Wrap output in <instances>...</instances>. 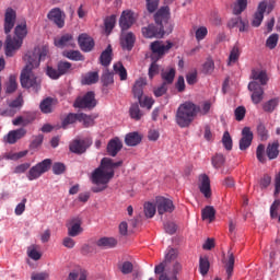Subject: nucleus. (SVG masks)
Returning a JSON list of instances; mask_svg holds the SVG:
<instances>
[{
    "mask_svg": "<svg viewBox=\"0 0 280 280\" xmlns=\"http://www.w3.org/2000/svg\"><path fill=\"white\" fill-rule=\"evenodd\" d=\"M14 25H16L14 27ZM3 30L7 35L4 42V54L7 58H12L20 47H23V40L27 36V22L23 20L16 24V10L9 7L4 11Z\"/></svg>",
    "mask_w": 280,
    "mask_h": 280,
    "instance_id": "obj_1",
    "label": "nucleus"
},
{
    "mask_svg": "<svg viewBox=\"0 0 280 280\" xmlns=\"http://www.w3.org/2000/svg\"><path fill=\"white\" fill-rule=\"evenodd\" d=\"M49 58V46H37L33 51L27 52L24 56L26 62L25 68L21 73V84L23 89H33L35 93L40 91V79L34 74V69L40 67L43 60Z\"/></svg>",
    "mask_w": 280,
    "mask_h": 280,
    "instance_id": "obj_2",
    "label": "nucleus"
},
{
    "mask_svg": "<svg viewBox=\"0 0 280 280\" xmlns=\"http://www.w3.org/2000/svg\"><path fill=\"white\" fill-rule=\"evenodd\" d=\"M122 165L124 161L121 160L115 162L110 158H103L100 166L92 173V183L96 186H93L91 191H93V194H100L108 189V183L115 178V170Z\"/></svg>",
    "mask_w": 280,
    "mask_h": 280,
    "instance_id": "obj_3",
    "label": "nucleus"
},
{
    "mask_svg": "<svg viewBox=\"0 0 280 280\" xmlns=\"http://www.w3.org/2000/svg\"><path fill=\"white\" fill-rule=\"evenodd\" d=\"M209 110H211L210 102H205L200 108L194 102L186 101L178 106L175 114V122L179 128H189L190 124H194V119L198 117V113L200 115H209Z\"/></svg>",
    "mask_w": 280,
    "mask_h": 280,
    "instance_id": "obj_4",
    "label": "nucleus"
},
{
    "mask_svg": "<svg viewBox=\"0 0 280 280\" xmlns=\"http://www.w3.org/2000/svg\"><path fill=\"white\" fill-rule=\"evenodd\" d=\"M154 24L142 27L144 38H163L165 34H172V24H170V7L160 8L154 14Z\"/></svg>",
    "mask_w": 280,
    "mask_h": 280,
    "instance_id": "obj_5",
    "label": "nucleus"
},
{
    "mask_svg": "<svg viewBox=\"0 0 280 280\" xmlns=\"http://www.w3.org/2000/svg\"><path fill=\"white\" fill-rule=\"evenodd\" d=\"M174 47V43L172 42H161L155 40L151 43L150 49L152 51L151 60L159 61L163 56L170 51Z\"/></svg>",
    "mask_w": 280,
    "mask_h": 280,
    "instance_id": "obj_6",
    "label": "nucleus"
},
{
    "mask_svg": "<svg viewBox=\"0 0 280 280\" xmlns=\"http://www.w3.org/2000/svg\"><path fill=\"white\" fill-rule=\"evenodd\" d=\"M48 170H51V159H45L35 166H32L26 176L28 180H36L40 178L42 174L47 173Z\"/></svg>",
    "mask_w": 280,
    "mask_h": 280,
    "instance_id": "obj_7",
    "label": "nucleus"
},
{
    "mask_svg": "<svg viewBox=\"0 0 280 280\" xmlns=\"http://www.w3.org/2000/svg\"><path fill=\"white\" fill-rule=\"evenodd\" d=\"M74 108H89V110L97 106V101L95 100V92H88L84 96H79L73 103Z\"/></svg>",
    "mask_w": 280,
    "mask_h": 280,
    "instance_id": "obj_8",
    "label": "nucleus"
},
{
    "mask_svg": "<svg viewBox=\"0 0 280 280\" xmlns=\"http://www.w3.org/2000/svg\"><path fill=\"white\" fill-rule=\"evenodd\" d=\"M268 10V14H270L272 10V5H268V1L264 0L259 2L257 7V11L254 14V19L252 21L253 27H259L264 21V14H266V11Z\"/></svg>",
    "mask_w": 280,
    "mask_h": 280,
    "instance_id": "obj_9",
    "label": "nucleus"
},
{
    "mask_svg": "<svg viewBox=\"0 0 280 280\" xmlns=\"http://www.w3.org/2000/svg\"><path fill=\"white\" fill-rule=\"evenodd\" d=\"M155 207L158 209L159 215H163L165 213H173L174 209H176V207L174 206V201L165 197H156Z\"/></svg>",
    "mask_w": 280,
    "mask_h": 280,
    "instance_id": "obj_10",
    "label": "nucleus"
},
{
    "mask_svg": "<svg viewBox=\"0 0 280 280\" xmlns=\"http://www.w3.org/2000/svg\"><path fill=\"white\" fill-rule=\"evenodd\" d=\"M47 19L52 21L59 30H62V27H65V19H67V14H65L60 8H54L48 12Z\"/></svg>",
    "mask_w": 280,
    "mask_h": 280,
    "instance_id": "obj_11",
    "label": "nucleus"
},
{
    "mask_svg": "<svg viewBox=\"0 0 280 280\" xmlns=\"http://www.w3.org/2000/svg\"><path fill=\"white\" fill-rule=\"evenodd\" d=\"M248 91L252 92L253 104H261L264 101V88H261V84H258L256 81H250L248 83Z\"/></svg>",
    "mask_w": 280,
    "mask_h": 280,
    "instance_id": "obj_12",
    "label": "nucleus"
},
{
    "mask_svg": "<svg viewBox=\"0 0 280 280\" xmlns=\"http://www.w3.org/2000/svg\"><path fill=\"white\" fill-rule=\"evenodd\" d=\"M78 44L82 51L89 54V51H93L95 47V40L86 33H82L78 37Z\"/></svg>",
    "mask_w": 280,
    "mask_h": 280,
    "instance_id": "obj_13",
    "label": "nucleus"
},
{
    "mask_svg": "<svg viewBox=\"0 0 280 280\" xmlns=\"http://www.w3.org/2000/svg\"><path fill=\"white\" fill-rule=\"evenodd\" d=\"M253 131L250 130V127H244L242 130V138L240 140V150H248L253 143Z\"/></svg>",
    "mask_w": 280,
    "mask_h": 280,
    "instance_id": "obj_14",
    "label": "nucleus"
},
{
    "mask_svg": "<svg viewBox=\"0 0 280 280\" xmlns=\"http://www.w3.org/2000/svg\"><path fill=\"white\" fill-rule=\"evenodd\" d=\"M121 148H124V143L118 137L109 140L106 148L108 156H117L121 152Z\"/></svg>",
    "mask_w": 280,
    "mask_h": 280,
    "instance_id": "obj_15",
    "label": "nucleus"
},
{
    "mask_svg": "<svg viewBox=\"0 0 280 280\" xmlns=\"http://www.w3.org/2000/svg\"><path fill=\"white\" fill-rule=\"evenodd\" d=\"M135 24V15L131 11H124L119 19V25L122 32H126V30H130L132 25Z\"/></svg>",
    "mask_w": 280,
    "mask_h": 280,
    "instance_id": "obj_16",
    "label": "nucleus"
},
{
    "mask_svg": "<svg viewBox=\"0 0 280 280\" xmlns=\"http://www.w3.org/2000/svg\"><path fill=\"white\" fill-rule=\"evenodd\" d=\"M27 135V130L25 128H20L15 130L9 131V133L4 137L5 143H10L13 145V143H16L19 139H23Z\"/></svg>",
    "mask_w": 280,
    "mask_h": 280,
    "instance_id": "obj_17",
    "label": "nucleus"
},
{
    "mask_svg": "<svg viewBox=\"0 0 280 280\" xmlns=\"http://www.w3.org/2000/svg\"><path fill=\"white\" fill-rule=\"evenodd\" d=\"M179 270H183V266L179 265V262H174L172 265V270H165V272L160 275L159 280H178L176 276Z\"/></svg>",
    "mask_w": 280,
    "mask_h": 280,
    "instance_id": "obj_18",
    "label": "nucleus"
},
{
    "mask_svg": "<svg viewBox=\"0 0 280 280\" xmlns=\"http://www.w3.org/2000/svg\"><path fill=\"white\" fill-rule=\"evenodd\" d=\"M82 221L79 218H74L70 221L68 225V235L69 237H78L82 233Z\"/></svg>",
    "mask_w": 280,
    "mask_h": 280,
    "instance_id": "obj_19",
    "label": "nucleus"
},
{
    "mask_svg": "<svg viewBox=\"0 0 280 280\" xmlns=\"http://www.w3.org/2000/svg\"><path fill=\"white\" fill-rule=\"evenodd\" d=\"M56 47H75V39H73V35L67 33L61 37L55 39Z\"/></svg>",
    "mask_w": 280,
    "mask_h": 280,
    "instance_id": "obj_20",
    "label": "nucleus"
},
{
    "mask_svg": "<svg viewBox=\"0 0 280 280\" xmlns=\"http://www.w3.org/2000/svg\"><path fill=\"white\" fill-rule=\"evenodd\" d=\"M89 147L86 145V141L84 140H72L70 142V145H69V150L70 152H72L73 154H84V152H86V149Z\"/></svg>",
    "mask_w": 280,
    "mask_h": 280,
    "instance_id": "obj_21",
    "label": "nucleus"
},
{
    "mask_svg": "<svg viewBox=\"0 0 280 280\" xmlns=\"http://www.w3.org/2000/svg\"><path fill=\"white\" fill-rule=\"evenodd\" d=\"M252 80L259 82L261 86H266L269 80L268 73L265 70L254 69L252 70Z\"/></svg>",
    "mask_w": 280,
    "mask_h": 280,
    "instance_id": "obj_22",
    "label": "nucleus"
},
{
    "mask_svg": "<svg viewBox=\"0 0 280 280\" xmlns=\"http://www.w3.org/2000/svg\"><path fill=\"white\" fill-rule=\"evenodd\" d=\"M145 84L148 83L143 78L138 79L133 84L132 93H133V97H136L138 102H141L143 97V86H145Z\"/></svg>",
    "mask_w": 280,
    "mask_h": 280,
    "instance_id": "obj_23",
    "label": "nucleus"
},
{
    "mask_svg": "<svg viewBox=\"0 0 280 280\" xmlns=\"http://www.w3.org/2000/svg\"><path fill=\"white\" fill-rule=\"evenodd\" d=\"M142 139L143 137H141L139 132L133 131L126 135L125 143L129 148H135L136 145H139V143H141Z\"/></svg>",
    "mask_w": 280,
    "mask_h": 280,
    "instance_id": "obj_24",
    "label": "nucleus"
},
{
    "mask_svg": "<svg viewBox=\"0 0 280 280\" xmlns=\"http://www.w3.org/2000/svg\"><path fill=\"white\" fill-rule=\"evenodd\" d=\"M102 67H110L113 62V46L108 45L98 58Z\"/></svg>",
    "mask_w": 280,
    "mask_h": 280,
    "instance_id": "obj_25",
    "label": "nucleus"
},
{
    "mask_svg": "<svg viewBox=\"0 0 280 280\" xmlns=\"http://www.w3.org/2000/svg\"><path fill=\"white\" fill-rule=\"evenodd\" d=\"M201 184L199 186L200 191L203 194L205 198H209L211 196V179L203 174L200 176Z\"/></svg>",
    "mask_w": 280,
    "mask_h": 280,
    "instance_id": "obj_26",
    "label": "nucleus"
},
{
    "mask_svg": "<svg viewBox=\"0 0 280 280\" xmlns=\"http://www.w3.org/2000/svg\"><path fill=\"white\" fill-rule=\"evenodd\" d=\"M135 40H137L135 34H132V32H129L121 37L120 45L122 49H126L127 51H132V47H135Z\"/></svg>",
    "mask_w": 280,
    "mask_h": 280,
    "instance_id": "obj_27",
    "label": "nucleus"
},
{
    "mask_svg": "<svg viewBox=\"0 0 280 280\" xmlns=\"http://www.w3.org/2000/svg\"><path fill=\"white\" fill-rule=\"evenodd\" d=\"M269 161H275L279 156V141L269 142L266 149Z\"/></svg>",
    "mask_w": 280,
    "mask_h": 280,
    "instance_id": "obj_28",
    "label": "nucleus"
},
{
    "mask_svg": "<svg viewBox=\"0 0 280 280\" xmlns=\"http://www.w3.org/2000/svg\"><path fill=\"white\" fill-rule=\"evenodd\" d=\"M39 108H40L42 113H44L45 115H49V113H52L54 112V98L52 97L44 98L39 104Z\"/></svg>",
    "mask_w": 280,
    "mask_h": 280,
    "instance_id": "obj_29",
    "label": "nucleus"
},
{
    "mask_svg": "<svg viewBox=\"0 0 280 280\" xmlns=\"http://www.w3.org/2000/svg\"><path fill=\"white\" fill-rule=\"evenodd\" d=\"M229 259L225 262V272H226V280H230L231 277H233V270L235 268V256L233 255V253L229 252Z\"/></svg>",
    "mask_w": 280,
    "mask_h": 280,
    "instance_id": "obj_30",
    "label": "nucleus"
},
{
    "mask_svg": "<svg viewBox=\"0 0 280 280\" xmlns=\"http://www.w3.org/2000/svg\"><path fill=\"white\" fill-rule=\"evenodd\" d=\"M101 82L103 86H110L115 84V74L110 70L105 69L101 75Z\"/></svg>",
    "mask_w": 280,
    "mask_h": 280,
    "instance_id": "obj_31",
    "label": "nucleus"
},
{
    "mask_svg": "<svg viewBox=\"0 0 280 280\" xmlns=\"http://www.w3.org/2000/svg\"><path fill=\"white\" fill-rule=\"evenodd\" d=\"M113 68L114 73H116V75H119L122 82L128 80V71L126 70V67H124V63H121V61L114 63Z\"/></svg>",
    "mask_w": 280,
    "mask_h": 280,
    "instance_id": "obj_32",
    "label": "nucleus"
},
{
    "mask_svg": "<svg viewBox=\"0 0 280 280\" xmlns=\"http://www.w3.org/2000/svg\"><path fill=\"white\" fill-rule=\"evenodd\" d=\"M235 1L236 3H234L232 14H234V16H240V14H242V12H244L246 8H248V0H235Z\"/></svg>",
    "mask_w": 280,
    "mask_h": 280,
    "instance_id": "obj_33",
    "label": "nucleus"
},
{
    "mask_svg": "<svg viewBox=\"0 0 280 280\" xmlns=\"http://www.w3.org/2000/svg\"><path fill=\"white\" fill-rule=\"evenodd\" d=\"M96 245L101 248H115L117 246V240L114 237H102L96 242Z\"/></svg>",
    "mask_w": 280,
    "mask_h": 280,
    "instance_id": "obj_34",
    "label": "nucleus"
},
{
    "mask_svg": "<svg viewBox=\"0 0 280 280\" xmlns=\"http://www.w3.org/2000/svg\"><path fill=\"white\" fill-rule=\"evenodd\" d=\"M209 268H211V264L209 262V257L200 256L199 258V272L202 277L209 273Z\"/></svg>",
    "mask_w": 280,
    "mask_h": 280,
    "instance_id": "obj_35",
    "label": "nucleus"
},
{
    "mask_svg": "<svg viewBox=\"0 0 280 280\" xmlns=\"http://www.w3.org/2000/svg\"><path fill=\"white\" fill-rule=\"evenodd\" d=\"M79 122L83 125V128H91L95 126V118H93L91 115L80 113Z\"/></svg>",
    "mask_w": 280,
    "mask_h": 280,
    "instance_id": "obj_36",
    "label": "nucleus"
},
{
    "mask_svg": "<svg viewBox=\"0 0 280 280\" xmlns=\"http://www.w3.org/2000/svg\"><path fill=\"white\" fill-rule=\"evenodd\" d=\"M201 218L202 220H209V222H213V220H215V208L212 206H207L201 211Z\"/></svg>",
    "mask_w": 280,
    "mask_h": 280,
    "instance_id": "obj_37",
    "label": "nucleus"
},
{
    "mask_svg": "<svg viewBox=\"0 0 280 280\" xmlns=\"http://www.w3.org/2000/svg\"><path fill=\"white\" fill-rule=\"evenodd\" d=\"M100 82V73L98 72H89L82 79V84H96Z\"/></svg>",
    "mask_w": 280,
    "mask_h": 280,
    "instance_id": "obj_38",
    "label": "nucleus"
},
{
    "mask_svg": "<svg viewBox=\"0 0 280 280\" xmlns=\"http://www.w3.org/2000/svg\"><path fill=\"white\" fill-rule=\"evenodd\" d=\"M117 23V16L110 15L105 18L104 25H105V33L107 36L115 30V24Z\"/></svg>",
    "mask_w": 280,
    "mask_h": 280,
    "instance_id": "obj_39",
    "label": "nucleus"
},
{
    "mask_svg": "<svg viewBox=\"0 0 280 280\" xmlns=\"http://www.w3.org/2000/svg\"><path fill=\"white\" fill-rule=\"evenodd\" d=\"M163 84H172L174 82V78H176V70L171 68L168 71H164L161 73Z\"/></svg>",
    "mask_w": 280,
    "mask_h": 280,
    "instance_id": "obj_40",
    "label": "nucleus"
},
{
    "mask_svg": "<svg viewBox=\"0 0 280 280\" xmlns=\"http://www.w3.org/2000/svg\"><path fill=\"white\" fill-rule=\"evenodd\" d=\"M69 60H74L75 62L84 61V55L79 50H69L63 54Z\"/></svg>",
    "mask_w": 280,
    "mask_h": 280,
    "instance_id": "obj_41",
    "label": "nucleus"
},
{
    "mask_svg": "<svg viewBox=\"0 0 280 280\" xmlns=\"http://www.w3.org/2000/svg\"><path fill=\"white\" fill-rule=\"evenodd\" d=\"M75 121H80V113H70L62 120V128H67L69 125L75 124Z\"/></svg>",
    "mask_w": 280,
    "mask_h": 280,
    "instance_id": "obj_42",
    "label": "nucleus"
},
{
    "mask_svg": "<svg viewBox=\"0 0 280 280\" xmlns=\"http://www.w3.org/2000/svg\"><path fill=\"white\" fill-rule=\"evenodd\" d=\"M279 106V98H271L262 105L265 113H275V108Z\"/></svg>",
    "mask_w": 280,
    "mask_h": 280,
    "instance_id": "obj_43",
    "label": "nucleus"
},
{
    "mask_svg": "<svg viewBox=\"0 0 280 280\" xmlns=\"http://www.w3.org/2000/svg\"><path fill=\"white\" fill-rule=\"evenodd\" d=\"M71 67L72 65L69 61H59L57 65V69L61 77L66 75V73H69L71 71Z\"/></svg>",
    "mask_w": 280,
    "mask_h": 280,
    "instance_id": "obj_44",
    "label": "nucleus"
},
{
    "mask_svg": "<svg viewBox=\"0 0 280 280\" xmlns=\"http://www.w3.org/2000/svg\"><path fill=\"white\" fill-rule=\"evenodd\" d=\"M129 115L131 119H136V121H139L141 117L143 116L141 114V109L139 108V104H132L130 109H129Z\"/></svg>",
    "mask_w": 280,
    "mask_h": 280,
    "instance_id": "obj_45",
    "label": "nucleus"
},
{
    "mask_svg": "<svg viewBox=\"0 0 280 280\" xmlns=\"http://www.w3.org/2000/svg\"><path fill=\"white\" fill-rule=\"evenodd\" d=\"M225 162H226V159L222 153L215 154L212 158V165L215 170H220V167H222V165H224Z\"/></svg>",
    "mask_w": 280,
    "mask_h": 280,
    "instance_id": "obj_46",
    "label": "nucleus"
},
{
    "mask_svg": "<svg viewBox=\"0 0 280 280\" xmlns=\"http://www.w3.org/2000/svg\"><path fill=\"white\" fill-rule=\"evenodd\" d=\"M144 215L145 218H152L156 215V203L153 205L152 202L144 203Z\"/></svg>",
    "mask_w": 280,
    "mask_h": 280,
    "instance_id": "obj_47",
    "label": "nucleus"
},
{
    "mask_svg": "<svg viewBox=\"0 0 280 280\" xmlns=\"http://www.w3.org/2000/svg\"><path fill=\"white\" fill-rule=\"evenodd\" d=\"M159 3H161V0H145L147 11L149 14H154V12L159 10Z\"/></svg>",
    "mask_w": 280,
    "mask_h": 280,
    "instance_id": "obj_48",
    "label": "nucleus"
},
{
    "mask_svg": "<svg viewBox=\"0 0 280 280\" xmlns=\"http://www.w3.org/2000/svg\"><path fill=\"white\" fill-rule=\"evenodd\" d=\"M257 135L260 137V141H268V129H266V125H264V122H260L257 126Z\"/></svg>",
    "mask_w": 280,
    "mask_h": 280,
    "instance_id": "obj_49",
    "label": "nucleus"
},
{
    "mask_svg": "<svg viewBox=\"0 0 280 280\" xmlns=\"http://www.w3.org/2000/svg\"><path fill=\"white\" fill-rule=\"evenodd\" d=\"M256 159L259 161V163L266 162V145L258 144L256 149Z\"/></svg>",
    "mask_w": 280,
    "mask_h": 280,
    "instance_id": "obj_50",
    "label": "nucleus"
},
{
    "mask_svg": "<svg viewBox=\"0 0 280 280\" xmlns=\"http://www.w3.org/2000/svg\"><path fill=\"white\" fill-rule=\"evenodd\" d=\"M18 88H19V84L16 83V77L11 75L9 78V82L7 83L5 93H14V91H16Z\"/></svg>",
    "mask_w": 280,
    "mask_h": 280,
    "instance_id": "obj_51",
    "label": "nucleus"
},
{
    "mask_svg": "<svg viewBox=\"0 0 280 280\" xmlns=\"http://www.w3.org/2000/svg\"><path fill=\"white\" fill-rule=\"evenodd\" d=\"M222 143L225 150H229V151L233 150V139L231 138V133H229V131H225L223 133Z\"/></svg>",
    "mask_w": 280,
    "mask_h": 280,
    "instance_id": "obj_52",
    "label": "nucleus"
},
{
    "mask_svg": "<svg viewBox=\"0 0 280 280\" xmlns=\"http://www.w3.org/2000/svg\"><path fill=\"white\" fill-rule=\"evenodd\" d=\"M277 43H279V34H272L267 38L266 47H268V49H275Z\"/></svg>",
    "mask_w": 280,
    "mask_h": 280,
    "instance_id": "obj_53",
    "label": "nucleus"
},
{
    "mask_svg": "<svg viewBox=\"0 0 280 280\" xmlns=\"http://www.w3.org/2000/svg\"><path fill=\"white\" fill-rule=\"evenodd\" d=\"M240 60V47L234 46L229 56L228 65L231 66V62H237Z\"/></svg>",
    "mask_w": 280,
    "mask_h": 280,
    "instance_id": "obj_54",
    "label": "nucleus"
},
{
    "mask_svg": "<svg viewBox=\"0 0 280 280\" xmlns=\"http://www.w3.org/2000/svg\"><path fill=\"white\" fill-rule=\"evenodd\" d=\"M44 139H45V137L43 135L35 136L30 144V149L36 150V149L40 148V145H43Z\"/></svg>",
    "mask_w": 280,
    "mask_h": 280,
    "instance_id": "obj_55",
    "label": "nucleus"
},
{
    "mask_svg": "<svg viewBox=\"0 0 280 280\" xmlns=\"http://www.w3.org/2000/svg\"><path fill=\"white\" fill-rule=\"evenodd\" d=\"M46 74L48 75V78H50L51 80H58L59 78H61L60 71L50 66L47 67L46 69Z\"/></svg>",
    "mask_w": 280,
    "mask_h": 280,
    "instance_id": "obj_56",
    "label": "nucleus"
},
{
    "mask_svg": "<svg viewBox=\"0 0 280 280\" xmlns=\"http://www.w3.org/2000/svg\"><path fill=\"white\" fill-rule=\"evenodd\" d=\"M67 171V166L63 163L56 162L52 165V173L56 174V176H60V174H65Z\"/></svg>",
    "mask_w": 280,
    "mask_h": 280,
    "instance_id": "obj_57",
    "label": "nucleus"
},
{
    "mask_svg": "<svg viewBox=\"0 0 280 280\" xmlns=\"http://www.w3.org/2000/svg\"><path fill=\"white\" fill-rule=\"evenodd\" d=\"M207 34H209V31L207 30L206 26H200L196 33H195V36H196V39L198 42L200 40H205V38H207Z\"/></svg>",
    "mask_w": 280,
    "mask_h": 280,
    "instance_id": "obj_58",
    "label": "nucleus"
},
{
    "mask_svg": "<svg viewBox=\"0 0 280 280\" xmlns=\"http://www.w3.org/2000/svg\"><path fill=\"white\" fill-rule=\"evenodd\" d=\"M234 115H235L236 121H242L244 119V117H246V107L238 106L235 109Z\"/></svg>",
    "mask_w": 280,
    "mask_h": 280,
    "instance_id": "obj_59",
    "label": "nucleus"
},
{
    "mask_svg": "<svg viewBox=\"0 0 280 280\" xmlns=\"http://www.w3.org/2000/svg\"><path fill=\"white\" fill-rule=\"evenodd\" d=\"M158 61L152 60V63L149 68V78L150 80L154 79V75H159V66L156 65Z\"/></svg>",
    "mask_w": 280,
    "mask_h": 280,
    "instance_id": "obj_60",
    "label": "nucleus"
},
{
    "mask_svg": "<svg viewBox=\"0 0 280 280\" xmlns=\"http://www.w3.org/2000/svg\"><path fill=\"white\" fill-rule=\"evenodd\" d=\"M132 270H135V266L132 265V262L130 261L122 262V266L120 268V272H122V275H130Z\"/></svg>",
    "mask_w": 280,
    "mask_h": 280,
    "instance_id": "obj_61",
    "label": "nucleus"
},
{
    "mask_svg": "<svg viewBox=\"0 0 280 280\" xmlns=\"http://www.w3.org/2000/svg\"><path fill=\"white\" fill-rule=\"evenodd\" d=\"M154 95L155 97H163V95H165V93H167V85L166 83H162L160 86H158L154 90Z\"/></svg>",
    "mask_w": 280,
    "mask_h": 280,
    "instance_id": "obj_62",
    "label": "nucleus"
},
{
    "mask_svg": "<svg viewBox=\"0 0 280 280\" xmlns=\"http://www.w3.org/2000/svg\"><path fill=\"white\" fill-rule=\"evenodd\" d=\"M214 69L215 63L213 62V59H207V61L203 63V71L206 73H213Z\"/></svg>",
    "mask_w": 280,
    "mask_h": 280,
    "instance_id": "obj_63",
    "label": "nucleus"
},
{
    "mask_svg": "<svg viewBox=\"0 0 280 280\" xmlns=\"http://www.w3.org/2000/svg\"><path fill=\"white\" fill-rule=\"evenodd\" d=\"M32 280H46L49 279V273L47 272H33L31 276Z\"/></svg>",
    "mask_w": 280,
    "mask_h": 280,
    "instance_id": "obj_64",
    "label": "nucleus"
}]
</instances>
